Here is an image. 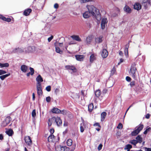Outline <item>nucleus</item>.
I'll use <instances>...</instances> for the list:
<instances>
[{"label":"nucleus","instance_id":"14","mask_svg":"<svg viewBox=\"0 0 151 151\" xmlns=\"http://www.w3.org/2000/svg\"><path fill=\"white\" fill-rule=\"evenodd\" d=\"M75 58L77 60L83 61L84 57V56L82 55H75Z\"/></svg>","mask_w":151,"mask_h":151},{"label":"nucleus","instance_id":"9","mask_svg":"<svg viewBox=\"0 0 151 151\" xmlns=\"http://www.w3.org/2000/svg\"><path fill=\"white\" fill-rule=\"evenodd\" d=\"M66 69L70 70L73 71V72H76V67L73 65H67L65 66Z\"/></svg>","mask_w":151,"mask_h":151},{"label":"nucleus","instance_id":"46","mask_svg":"<svg viewBox=\"0 0 151 151\" xmlns=\"http://www.w3.org/2000/svg\"><path fill=\"white\" fill-rule=\"evenodd\" d=\"M86 91L85 90H82L81 91V93L82 95L84 97L87 94Z\"/></svg>","mask_w":151,"mask_h":151},{"label":"nucleus","instance_id":"30","mask_svg":"<svg viewBox=\"0 0 151 151\" xmlns=\"http://www.w3.org/2000/svg\"><path fill=\"white\" fill-rule=\"evenodd\" d=\"M52 111L53 113L58 114L61 112V110L57 108H55L52 109Z\"/></svg>","mask_w":151,"mask_h":151},{"label":"nucleus","instance_id":"40","mask_svg":"<svg viewBox=\"0 0 151 151\" xmlns=\"http://www.w3.org/2000/svg\"><path fill=\"white\" fill-rule=\"evenodd\" d=\"M9 66V64L7 63H0V67L2 68L4 67H8Z\"/></svg>","mask_w":151,"mask_h":151},{"label":"nucleus","instance_id":"11","mask_svg":"<svg viewBox=\"0 0 151 151\" xmlns=\"http://www.w3.org/2000/svg\"><path fill=\"white\" fill-rule=\"evenodd\" d=\"M107 22L106 18L103 19L101 22V28L102 29H104L105 28V24Z\"/></svg>","mask_w":151,"mask_h":151},{"label":"nucleus","instance_id":"5","mask_svg":"<svg viewBox=\"0 0 151 151\" xmlns=\"http://www.w3.org/2000/svg\"><path fill=\"white\" fill-rule=\"evenodd\" d=\"M52 119L55 121V122L58 126L59 127L61 126L62 125V121L60 117L58 116H57V117L55 116L52 117Z\"/></svg>","mask_w":151,"mask_h":151},{"label":"nucleus","instance_id":"13","mask_svg":"<svg viewBox=\"0 0 151 151\" xmlns=\"http://www.w3.org/2000/svg\"><path fill=\"white\" fill-rule=\"evenodd\" d=\"M108 52L107 50L105 49H103L102 51L101 55L104 58H105L107 56Z\"/></svg>","mask_w":151,"mask_h":151},{"label":"nucleus","instance_id":"50","mask_svg":"<svg viewBox=\"0 0 151 151\" xmlns=\"http://www.w3.org/2000/svg\"><path fill=\"white\" fill-rule=\"evenodd\" d=\"M6 72L2 70H0V75L6 73Z\"/></svg>","mask_w":151,"mask_h":151},{"label":"nucleus","instance_id":"43","mask_svg":"<svg viewBox=\"0 0 151 151\" xmlns=\"http://www.w3.org/2000/svg\"><path fill=\"white\" fill-rule=\"evenodd\" d=\"M130 143L132 145L135 146L138 143L137 141L136 140L133 139L130 142Z\"/></svg>","mask_w":151,"mask_h":151},{"label":"nucleus","instance_id":"59","mask_svg":"<svg viewBox=\"0 0 151 151\" xmlns=\"http://www.w3.org/2000/svg\"><path fill=\"white\" fill-rule=\"evenodd\" d=\"M108 90L106 89H104L102 91V93L103 94H105L107 92Z\"/></svg>","mask_w":151,"mask_h":151},{"label":"nucleus","instance_id":"4","mask_svg":"<svg viewBox=\"0 0 151 151\" xmlns=\"http://www.w3.org/2000/svg\"><path fill=\"white\" fill-rule=\"evenodd\" d=\"M12 119L10 116H8L6 117L5 119L4 120L1 124V126L5 127L9 124Z\"/></svg>","mask_w":151,"mask_h":151},{"label":"nucleus","instance_id":"18","mask_svg":"<svg viewBox=\"0 0 151 151\" xmlns=\"http://www.w3.org/2000/svg\"><path fill=\"white\" fill-rule=\"evenodd\" d=\"M103 37L102 36H100L99 37H96L95 38V42L96 43H99L101 42L103 40Z\"/></svg>","mask_w":151,"mask_h":151},{"label":"nucleus","instance_id":"49","mask_svg":"<svg viewBox=\"0 0 151 151\" xmlns=\"http://www.w3.org/2000/svg\"><path fill=\"white\" fill-rule=\"evenodd\" d=\"M51 87L50 86H47L46 88V90L48 92L50 91H51Z\"/></svg>","mask_w":151,"mask_h":151},{"label":"nucleus","instance_id":"62","mask_svg":"<svg viewBox=\"0 0 151 151\" xmlns=\"http://www.w3.org/2000/svg\"><path fill=\"white\" fill-rule=\"evenodd\" d=\"M150 1V0H142V4H144L145 3H146L147 2H149Z\"/></svg>","mask_w":151,"mask_h":151},{"label":"nucleus","instance_id":"42","mask_svg":"<svg viewBox=\"0 0 151 151\" xmlns=\"http://www.w3.org/2000/svg\"><path fill=\"white\" fill-rule=\"evenodd\" d=\"M151 130V128L150 127H148V126L147 127L146 130L144 132L143 134H147L148 132L150 131Z\"/></svg>","mask_w":151,"mask_h":151},{"label":"nucleus","instance_id":"15","mask_svg":"<svg viewBox=\"0 0 151 151\" xmlns=\"http://www.w3.org/2000/svg\"><path fill=\"white\" fill-rule=\"evenodd\" d=\"M12 52L14 53H19L24 52V50L21 48L18 47L14 49Z\"/></svg>","mask_w":151,"mask_h":151},{"label":"nucleus","instance_id":"10","mask_svg":"<svg viewBox=\"0 0 151 151\" xmlns=\"http://www.w3.org/2000/svg\"><path fill=\"white\" fill-rule=\"evenodd\" d=\"M131 42L130 41H129L128 43L125 46V49L124 50V54L125 55H128V48L129 46V43Z\"/></svg>","mask_w":151,"mask_h":151},{"label":"nucleus","instance_id":"21","mask_svg":"<svg viewBox=\"0 0 151 151\" xmlns=\"http://www.w3.org/2000/svg\"><path fill=\"white\" fill-rule=\"evenodd\" d=\"M21 70L23 72L26 73L28 70V67L25 65H22L21 67Z\"/></svg>","mask_w":151,"mask_h":151},{"label":"nucleus","instance_id":"39","mask_svg":"<svg viewBox=\"0 0 151 151\" xmlns=\"http://www.w3.org/2000/svg\"><path fill=\"white\" fill-rule=\"evenodd\" d=\"M116 72V68L114 66L112 70H111V75H113Z\"/></svg>","mask_w":151,"mask_h":151},{"label":"nucleus","instance_id":"28","mask_svg":"<svg viewBox=\"0 0 151 151\" xmlns=\"http://www.w3.org/2000/svg\"><path fill=\"white\" fill-rule=\"evenodd\" d=\"M142 6H144L145 9H147L151 5L150 1L149 2H147L142 4Z\"/></svg>","mask_w":151,"mask_h":151},{"label":"nucleus","instance_id":"35","mask_svg":"<svg viewBox=\"0 0 151 151\" xmlns=\"http://www.w3.org/2000/svg\"><path fill=\"white\" fill-rule=\"evenodd\" d=\"M55 51L56 52L59 53L60 54H62L63 53V51L62 50H60V48L58 47H56L55 46Z\"/></svg>","mask_w":151,"mask_h":151},{"label":"nucleus","instance_id":"27","mask_svg":"<svg viewBox=\"0 0 151 151\" xmlns=\"http://www.w3.org/2000/svg\"><path fill=\"white\" fill-rule=\"evenodd\" d=\"M91 16V15L89 14L88 11H86L83 14V16L85 18H88Z\"/></svg>","mask_w":151,"mask_h":151},{"label":"nucleus","instance_id":"19","mask_svg":"<svg viewBox=\"0 0 151 151\" xmlns=\"http://www.w3.org/2000/svg\"><path fill=\"white\" fill-rule=\"evenodd\" d=\"M134 8L135 9L139 10L141 8V5L139 3H136L134 5Z\"/></svg>","mask_w":151,"mask_h":151},{"label":"nucleus","instance_id":"2","mask_svg":"<svg viewBox=\"0 0 151 151\" xmlns=\"http://www.w3.org/2000/svg\"><path fill=\"white\" fill-rule=\"evenodd\" d=\"M136 64L135 63H132L131 66L129 70V71L130 75L134 79L137 78V75L136 72L137 71V69L136 67Z\"/></svg>","mask_w":151,"mask_h":151},{"label":"nucleus","instance_id":"41","mask_svg":"<svg viewBox=\"0 0 151 151\" xmlns=\"http://www.w3.org/2000/svg\"><path fill=\"white\" fill-rule=\"evenodd\" d=\"M53 121L55 122V121L52 119V117L51 119H48V124L49 126H51L52 124V123Z\"/></svg>","mask_w":151,"mask_h":151},{"label":"nucleus","instance_id":"38","mask_svg":"<svg viewBox=\"0 0 151 151\" xmlns=\"http://www.w3.org/2000/svg\"><path fill=\"white\" fill-rule=\"evenodd\" d=\"M72 142H73L72 140L71 139H68L67 141V145L68 146H71L72 144Z\"/></svg>","mask_w":151,"mask_h":151},{"label":"nucleus","instance_id":"32","mask_svg":"<svg viewBox=\"0 0 151 151\" xmlns=\"http://www.w3.org/2000/svg\"><path fill=\"white\" fill-rule=\"evenodd\" d=\"M95 94L96 96L99 98L101 94V91L100 90H97L95 92Z\"/></svg>","mask_w":151,"mask_h":151},{"label":"nucleus","instance_id":"25","mask_svg":"<svg viewBox=\"0 0 151 151\" xmlns=\"http://www.w3.org/2000/svg\"><path fill=\"white\" fill-rule=\"evenodd\" d=\"M107 114L105 112H103L101 114V122H103Z\"/></svg>","mask_w":151,"mask_h":151},{"label":"nucleus","instance_id":"54","mask_svg":"<svg viewBox=\"0 0 151 151\" xmlns=\"http://www.w3.org/2000/svg\"><path fill=\"white\" fill-rule=\"evenodd\" d=\"M126 79L128 82H130L131 80V78L129 76H127L126 78Z\"/></svg>","mask_w":151,"mask_h":151},{"label":"nucleus","instance_id":"3","mask_svg":"<svg viewBox=\"0 0 151 151\" xmlns=\"http://www.w3.org/2000/svg\"><path fill=\"white\" fill-rule=\"evenodd\" d=\"M55 149L56 151H68L69 148L66 146H62L59 145L55 147Z\"/></svg>","mask_w":151,"mask_h":151},{"label":"nucleus","instance_id":"23","mask_svg":"<svg viewBox=\"0 0 151 151\" xmlns=\"http://www.w3.org/2000/svg\"><path fill=\"white\" fill-rule=\"evenodd\" d=\"M89 60L91 63H93L94 61L96 60V57L94 54H92L91 55Z\"/></svg>","mask_w":151,"mask_h":151},{"label":"nucleus","instance_id":"24","mask_svg":"<svg viewBox=\"0 0 151 151\" xmlns=\"http://www.w3.org/2000/svg\"><path fill=\"white\" fill-rule=\"evenodd\" d=\"M93 126L94 127H99V128H96V129L98 131H99L100 130L101 127L99 123L96 122L94 124H93Z\"/></svg>","mask_w":151,"mask_h":151},{"label":"nucleus","instance_id":"20","mask_svg":"<svg viewBox=\"0 0 151 151\" xmlns=\"http://www.w3.org/2000/svg\"><path fill=\"white\" fill-rule=\"evenodd\" d=\"M32 10L31 9L29 8L25 9L23 13V14L25 16H27L29 15L30 13L32 12Z\"/></svg>","mask_w":151,"mask_h":151},{"label":"nucleus","instance_id":"22","mask_svg":"<svg viewBox=\"0 0 151 151\" xmlns=\"http://www.w3.org/2000/svg\"><path fill=\"white\" fill-rule=\"evenodd\" d=\"M144 127V125L143 124H140L138 126L136 127L135 128L139 132H140L141 131Z\"/></svg>","mask_w":151,"mask_h":151},{"label":"nucleus","instance_id":"45","mask_svg":"<svg viewBox=\"0 0 151 151\" xmlns=\"http://www.w3.org/2000/svg\"><path fill=\"white\" fill-rule=\"evenodd\" d=\"M132 148V145L130 144H128L126 145L125 147L124 148L125 150L126 149H130Z\"/></svg>","mask_w":151,"mask_h":151},{"label":"nucleus","instance_id":"36","mask_svg":"<svg viewBox=\"0 0 151 151\" xmlns=\"http://www.w3.org/2000/svg\"><path fill=\"white\" fill-rule=\"evenodd\" d=\"M6 134L9 136H12L14 133L13 130L12 129H9L8 131L6 132Z\"/></svg>","mask_w":151,"mask_h":151},{"label":"nucleus","instance_id":"31","mask_svg":"<svg viewBox=\"0 0 151 151\" xmlns=\"http://www.w3.org/2000/svg\"><path fill=\"white\" fill-rule=\"evenodd\" d=\"M86 42L87 44H90L92 40V37L91 36H88L86 38Z\"/></svg>","mask_w":151,"mask_h":151},{"label":"nucleus","instance_id":"33","mask_svg":"<svg viewBox=\"0 0 151 151\" xmlns=\"http://www.w3.org/2000/svg\"><path fill=\"white\" fill-rule=\"evenodd\" d=\"M85 128V124L84 123H81L80 124V131L81 132H83L84 131V128Z\"/></svg>","mask_w":151,"mask_h":151},{"label":"nucleus","instance_id":"58","mask_svg":"<svg viewBox=\"0 0 151 151\" xmlns=\"http://www.w3.org/2000/svg\"><path fill=\"white\" fill-rule=\"evenodd\" d=\"M5 19V17L2 15H0V19H1L3 21H4Z\"/></svg>","mask_w":151,"mask_h":151},{"label":"nucleus","instance_id":"61","mask_svg":"<svg viewBox=\"0 0 151 151\" xmlns=\"http://www.w3.org/2000/svg\"><path fill=\"white\" fill-rule=\"evenodd\" d=\"M58 7H59V5L58 4L56 3V4H55L54 5V7L55 8L57 9L58 8Z\"/></svg>","mask_w":151,"mask_h":151},{"label":"nucleus","instance_id":"64","mask_svg":"<svg viewBox=\"0 0 151 151\" xmlns=\"http://www.w3.org/2000/svg\"><path fill=\"white\" fill-rule=\"evenodd\" d=\"M150 115L149 114H147L145 115V118L147 119H148L150 118Z\"/></svg>","mask_w":151,"mask_h":151},{"label":"nucleus","instance_id":"48","mask_svg":"<svg viewBox=\"0 0 151 151\" xmlns=\"http://www.w3.org/2000/svg\"><path fill=\"white\" fill-rule=\"evenodd\" d=\"M59 113L62 114L63 115L66 114L67 113L66 111L65 110H61V112H60Z\"/></svg>","mask_w":151,"mask_h":151},{"label":"nucleus","instance_id":"17","mask_svg":"<svg viewBox=\"0 0 151 151\" xmlns=\"http://www.w3.org/2000/svg\"><path fill=\"white\" fill-rule=\"evenodd\" d=\"M124 11L127 13H130L131 12V9L127 5L125 6L124 8Z\"/></svg>","mask_w":151,"mask_h":151},{"label":"nucleus","instance_id":"1","mask_svg":"<svg viewBox=\"0 0 151 151\" xmlns=\"http://www.w3.org/2000/svg\"><path fill=\"white\" fill-rule=\"evenodd\" d=\"M87 8L89 13L91 16L94 17L98 21L101 19V15L99 9L96 8L93 5H88Z\"/></svg>","mask_w":151,"mask_h":151},{"label":"nucleus","instance_id":"53","mask_svg":"<svg viewBox=\"0 0 151 151\" xmlns=\"http://www.w3.org/2000/svg\"><path fill=\"white\" fill-rule=\"evenodd\" d=\"M122 127L123 126L122 124L121 123H120L117 126V128L119 129H122Z\"/></svg>","mask_w":151,"mask_h":151},{"label":"nucleus","instance_id":"6","mask_svg":"<svg viewBox=\"0 0 151 151\" xmlns=\"http://www.w3.org/2000/svg\"><path fill=\"white\" fill-rule=\"evenodd\" d=\"M37 81V86H41V83L43 81V80L41 76L39 75L36 79Z\"/></svg>","mask_w":151,"mask_h":151},{"label":"nucleus","instance_id":"16","mask_svg":"<svg viewBox=\"0 0 151 151\" xmlns=\"http://www.w3.org/2000/svg\"><path fill=\"white\" fill-rule=\"evenodd\" d=\"M55 138V137L53 134H50L48 137V141L49 142H53Z\"/></svg>","mask_w":151,"mask_h":151},{"label":"nucleus","instance_id":"63","mask_svg":"<svg viewBox=\"0 0 151 151\" xmlns=\"http://www.w3.org/2000/svg\"><path fill=\"white\" fill-rule=\"evenodd\" d=\"M145 150L146 151H151V148H147L146 147H145Z\"/></svg>","mask_w":151,"mask_h":151},{"label":"nucleus","instance_id":"26","mask_svg":"<svg viewBox=\"0 0 151 151\" xmlns=\"http://www.w3.org/2000/svg\"><path fill=\"white\" fill-rule=\"evenodd\" d=\"M94 107L93 104V103H91L88 106V111L90 112H91L93 109Z\"/></svg>","mask_w":151,"mask_h":151},{"label":"nucleus","instance_id":"51","mask_svg":"<svg viewBox=\"0 0 151 151\" xmlns=\"http://www.w3.org/2000/svg\"><path fill=\"white\" fill-rule=\"evenodd\" d=\"M46 100L47 102H49L51 101V98L50 96H48L46 98Z\"/></svg>","mask_w":151,"mask_h":151},{"label":"nucleus","instance_id":"56","mask_svg":"<svg viewBox=\"0 0 151 151\" xmlns=\"http://www.w3.org/2000/svg\"><path fill=\"white\" fill-rule=\"evenodd\" d=\"M103 146V145L102 144H100L98 146V149L99 150H101L102 148V147Z\"/></svg>","mask_w":151,"mask_h":151},{"label":"nucleus","instance_id":"34","mask_svg":"<svg viewBox=\"0 0 151 151\" xmlns=\"http://www.w3.org/2000/svg\"><path fill=\"white\" fill-rule=\"evenodd\" d=\"M135 129L131 132V134L132 136H135L139 133V132L136 129Z\"/></svg>","mask_w":151,"mask_h":151},{"label":"nucleus","instance_id":"37","mask_svg":"<svg viewBox=\"0 0 151 151\" xmlns=\"http://www.w3.org/2000/svg\"><path fill=\"white\" fill-rule=\"evenodd\" d=\"M10 75V73L4 75H3L1 76H0V78L2 80H4L5 78H6V77L9 76Z\"/></svg>","mask_w":151,"mask_h":151},{"label":"nucleus","instance_id":"52","mask_svg":"<svg viewBox=\"0 0 151 151\" xmlns=\"http://www.w3.org/2000/svg\"><path fill=\"white\" fill-rule=\"evenodd\" d=\"M129 85L131 87H133L135 85V81H131Z\"/></svg>","mask_w":151,"mask_h":151},{"label":"nucleus","instance_id":"60","mask_svg":"<svg viewBox=\"0 0 151 151\" xmlns=\"http://www.w3.org/2000/svg\"><path fill=\"white\" fill-rule=\"evenodd\" d=\"M27 49L29 50V52H31L32 51V47L29 46L27 47Z\"/></svg>","mask_w":151,"mask_h":151},{"label":"nucleus","instance_id":"8","mask_svg":"<svg viewBox=\"0 0 151 151\" xmlns=\"http://www.w3.org/2000/svg\"><path fill=\"white\" fill-rule=\"evenodd\" d=\"M37 90L38 96H41L43 94L42 86H37Z\"/></svg>","mask_w":151,"mask_h":151},{"label":"nucleus","instance_id":"47","mask_svg":"<svg viewBox=\"0 0 151 151\" xmlns=\"http://www.w3.org/2000/svg\"><path fill=\"white\" fill-rule=\"evenodd\" d=\"M32 116L33 117H35L36 116V110L35 109H34L32 111Z\"/></svg>","mask_w":151,"mask_h":151},{"label":"nucleus","instance_id":"55","mask_svg":"<svg viewBox=\"0 0 151 151\" xmlns=\"http://www.w3.org/2000/svg\"><path fill=\"white\" fill-rule=\"evenodd\" d=\"M11 19L10 18H6L5 17V19L4 21L7 22H10L11 21Z\"/></svg>","mask_w":151,"mask_h":151},{"label":"nucleus","instance_id":"29","mask_svg":"<svg viewBox=\"0 0 151 151\" xmlns=\"http://www.w3.org/2000/svg\"><path fill=\"white\" fill-rule=\"evenodd\" d=\"M136 141H137L138 143H141L142 141V138L139 135H138L136 138Z\"/></svg>","mask_w":151,"mask_h":151},{"label":"nucleus","instance_id":"12","mask_svg":"<svg viewBox=\"0 0 151 151\" xmlns=\"http://www.w3.org/2000/svg\"><path fill=\"white\" fill-rule=\"evenodd\" d=\"M70 37L73 39V40H75L79 42L81 41V38L78 35H73L71 36Z\"/></svg>","mask_w":151,"mask_h":151},{"label":"nucleus","instance_id":"44","mask_svg":"<svg viewBox=\"0 0 151 151\" xmlns=\"http://www.w3.org/2000/svg\"><path fill=\"white\" fill-rule=\"evenodd\" d=\"M29 69L30 71V72H29L31 73V75L32 76L34 74L35 72L34 69L31 67H30Z\"/></svg>","mask_w":151,"mask_h":151},{"label":"nucleus","instance_id":"7","mask_svg":"<svg viewBox=\"0 0 151 151\" xmlns=\"http://www.w3.org/2000/svg\"><path fill=\"white\" fill-rule=\"evenodd\" d=\"M24 139L26 143L28 145H31L32 143L31 137L29 136H27L25 137Z\"/></svg>","mask_w":151,"mask_h":151},{"label":"nucleus","instance_id":"57","mask_svg":"<svg viewBox=\"0 0 151 151\" xmlns=\"http://www.w3.org/2000/svg\"><path fill=\"white\" fill-rule=\"evenodd\" d=\"M53 38V36L51 35L50 37L48 38V42H50Z\"/></svg>","mask_w":151,"mask_h":151}]
</instances>
